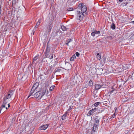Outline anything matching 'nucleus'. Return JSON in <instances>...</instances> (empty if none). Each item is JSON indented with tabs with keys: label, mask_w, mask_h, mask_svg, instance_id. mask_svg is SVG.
<instances>
[{
	"label": "nucleus",
	"mask_w": 134,
	"mask_h": 134,
	"mask_svg": "<svg viewBox=\"0 0 134 134\" xmlns=\"http://www.w3.org/2000/svg\"><path fill=\"white\" fill-rule=\"evenodd\" d=\"M48 125L47 124L46 125L41 126L40 127V130H45L48 127Z\"/></svg>",
	"instance_id": "nucleus-8"
},
{
	"label": "nucleus",
	"mask_w": 134,
	"mask_h": 134,
	"mask_svg": "<svg viewBox=\"0 0 134 134\" xmlns=\"http://www.w3.org/2000/svg\"><path fill=\"white\" fill-rule=\"evenodd\" d=\"M76 56L75 54H74L70 58V60L71 61H74L76 58Z\"/></svg>",
	"instance_id": "nucleus-15"
},
{
	"label": "nucleus",
	"mask_w": 134,
	"mask_h": 134,
	"mask_svg": "<svg viewBox=\"0 0 134 134\" xmlns=\"http://www.w3.org/2000/svg\"><path fill=\"white\" fill-rule=\"evenodd\" d=\"M71 40L70 39L66 41L68 42L69 43L71 42Z\"/></svg>",
	"instance_id": "nucleus-36"
},
{
	"label": "nucleus",
	"mask_w": 134,
	"mask_h": 134,
	"mask_svg": "<svg viewBox=\"0 0 134 134\" xmlns=\"http://www.w3.org/2000/svg\"><path fill=\"white\" fill-rule=\"evenodd\" d=\"M53 27V25L52 24L50 23L49 24L48 26V32H50L51 30V29Z\"/></svg>",
	"instance_id": "nucleus-12"
},
{
	"label": "nucleus",
	"mask_w": 134,
	"mask_h": 134,
	"mask_svg": "<svg viewBox=\"0 0 134 134\" xmlns=\"http://www.w3.org/2000/svg\"><path fill=\"white\" fill-rule=\"evenodd\" d=\"M115 114H114L112 116H111V118H113L115 117Z\"/></svg>",
	"instance_id": "nucleus-38"
},
{
	"label": "nucleus",
	"mask_w": 134,
	"mask_h": 134,
	"mask_svg": "<svg viewBox=\"0 0 134 134\" xmlns=\"http://www.w3.org/2000/svg\"><path fill=\"white\" fill-rule=\"evenodd\" d=\"M41 20L42 19L41 18H40L38 20V22L41 23Z\"/></svg>",
	"instance_id": "nucleus-37"
},
{
	"label": "nucleus",
	"mask_w": 134,
	"mask_h": 134,
	"mask_svg": "<svg viewBox=\"0 0 134 134\" xmlns=\"http://www.w3.org/2000/svg\"><path fill=\"white\" fill-rule=\"evenodd\" d=\"M98 108H95L93 109H92L91 110H90L88 111V114L90 115H92L96 111H98Z\"/></svg>",
	"instance_id": "nucleus-7"
},
{
	"label": "nucleus",
	"mask_w": 134,
	"mask_h": 134,
	"mask_svg": "<svg viewBox=\"0 0 134 134\" xmlns=\"http://www.w3.org/2000/svg\"><path fill=\"white\" fill-rule=\"evenodd\" d=\"M93 30V31L91 32V35L93 37H94L95 36L96 33H95V32L94 31V30Z\"/></svg>",
	"instance_id": "nucleus-24"
},
{
	"label": "nucleus",
	"mask_w": 134,
	"mask_h": 134,
	"mask_svg": "<svg viewBox=\"0 0 134 134\" xmlns=\"http://www.w3.org/2000/svg\"><path fill=\"white\" fill-rule=\"evenodd\" d=\"M111 29L113 30H114L115 29V24L114 23H112L111 25Z\"/></svg>",
	"instance_id": "nucleus-19"
},
{
	"label": "nucleus",
	"mask_w": 134,
	"mask_h": 134,
	"mask_svg": "<svg viewBox=\"0 0 134 134\" xmlns=\"http://www.w3.org/2000/svg\"><path fill=\"white\" fill-rule=\"evenodd\" d=\"M73 108V106L71 105L69 107L68 109L67 110L68 111H69L70 110L72 109Z\"/></svg>",
	"instance_id": "nucleus-30"
},
{
	"label": "nucleus",
	"mask_w": 134,
	"mask_h": 134,
	"mask_svg": "<svg viewBox=\"0 0 134 134\" xmlns=\"http://www.w3.org/2000/svg\"><path fill=\"white\" fill-rule=\"evenodd\" d=\"M109 118V119H111V118H111V117H110V116L109 117H108V118Z\"/></svg>",
	"instance_id": "nucleus-46"
},
{
	"label": "nucleus",
	"mask_w": 134,
	"mask_h": 134,
	"mask_svg": "<svg viewBox=\"0 0 134 134\" xmlns=\"http://www.w3.org/2000/svg\"><path fill=\"white\" fill-rule=\"evenodd\" d=\"M53 58V55L51 57V58H50V59H52Z\"/></svg>",
	"instance_id": "nucleus-48"
},
{
	"label": "nucleus",
	"mask_w": 134,
	"mask_h": 134,
	"mask_svg": "<svg viewBox=\"0 0 134 134\" xmlns=\"http://www.w3.org/2000/svg\"><path fill=\"white\" fill-rule=\"evenodd\" d=\"M97 97V95H96V94L94 95V98H96Z\"/></svg>",
	"instance_id": "nucleus-41"
},
{
	"label": "nucleus",
	"mask_w": 134,
	"mask_h": 134,
	"mask_svg": "<svg viewBox=\"0 0 134 134\" xmlns=\"http://www.w3.org/2000/svg\"><path fill=\"white\" fill-rule=\"evenodd\" d=\"M16 0H12V3L13 4H15L16 3Z\"/></svg>",
	"instance_id": "nucleus-34"
},
{
	"label": "nucleus",
	"mask_w": 134,
	"mask_h": 134,
	"mask_svg": "<svg viewBox=\"0 0 134 134\" xmlns=\"http://www.w3.org/2000/svg\"><path fill=\"white\" fill-rule=\"evenodd\" d=\"M118 111V109H117V108H116L115 110V113H114V114H115V113L116 112H117Z\"/></svg>",
	"instance_id": "nucleus-39"
},
{
	"label": "nucleus",
	"mask_w": 134,
	"mask_h": 134,
	"mask_svg": "<svg viewBox=\"0 0 134 134\" xmlns=\"http://www.w3.org/2000/svg\"><path fill=\"white\" fill-rule=\"evenodd\" d=\"M107 38L111 40L112 39V37L111 36H108Z\"/></svg>",
	"instance_id": "nucleus-35"
},
{
	"label": "nucleus",
	"mask_w": 134,
	"mask_h": 134,
	"mask_svg": "<svg viewBox=\"0 0 134 134\" xmlns=\"http://www.w3.org/2000/svg\"><path fill=\"white\" fill-rule=\"evenodd\" d=\"M3 102L1 107H0L2 108V109L3 108H5L6 107V104L8 101V99L4 97L3 98Z\"/></svg>",
	"instance_id": "nucleus-5"
},
{
	"label": "nucleus",
	"mask_w": 134,
	"mask_h": 134,
	"mask_svg": "<svg viewBox=\"0 0 134 134\" xmlns=\"http://www.w3.org/2000/svg\"><path fill=\"white\" fill-rule=\"evenodd\" d=\"M98 111H97L98 113H101L104 111V110L102 109H98Z\"/></svg>",
	"instance_id": "nucleus-25"
},
{
	"label": "nucleus",
	"mask_w": 134,
	"mask_h": 134,
	"mask_svg": "<svg viewBox=\"0 0 134 134\" xmlns=\"http://www.w3.org/2000/svg\"><path fill=\"white\" fill-rule=\"evenodd\" d=\"M96 118H94V121L96 124H99V120L98 119V116H96Z\"/></svg>",
	"instance_id": "nucleus-11"
},
{
	"label": "nucleus",
	"mask_w": 134,
	"mask_h": 134,
	"mask_svg": "<svg viewBox=\"0 0 134 134\" xmlns=\"http://www.w3.org/2000/svg\"><path fill=\"white\" fill-rule=\"evenodd\" d=\"M49 42L47 43V45L46 47V51L45 52V54H46L45 55L46 56H47V55L50 52V50L51 49V47L50 46H49L48 45Z\"/></svg>",
	"instance_id": "nucleus-6"
},
{
	"label": "nucleus",
	"mask_w": 134,
	"mask_h": 134,
	"mask_svg": "<svg viewBox=\"0 0 134 134\" xmlns=\"http://www.w3.org/2000/svg\"><path fill=\"white\" fill-rule=\"evenodd\" d=\"M7 94L8 95L6 96V97H4V98L8 100L12 96H11L10 94L8 92L7 93Z\"/></svg>",
	"instance_id": "nucleus-18"
},
{
	"label": "nucleus",
	"mask_w": 134,
	"mask_h": 134,
	"mask_svg": "<svg viewBox=\"0 0 134 134\" xmlns=\"http://www.w3.org/2000/svg\"><path fill=\"white\" fill-rule=\"evenodd\" d=\"M8 107H10V104H9V103H8Z\"/></svg>",
	"instance_id": "nucleus-44"
},
{
	"label": "nucleus",
	"mask_w": 134,
	"mask_h": 134,
	"mask_svg": "<svg viewBox=\"0 0 134 134\" xmlns=\"http://www.w3.org/2000/svg\"><path fill=\"white\" fill-rule=\"evenodd\" d=\"M96 57L97 58L98 60H100L101 59V56L100 54H99V53H98L96 55Z\"/></svg>",
	"instance_id": "nucleus-20"
},
{
	"label": "nucleus",
	"mask_w": 134,
	"mask_h": 134,
	"mask_svg": "<svg viewBox=\"0 0 134 134\" xmlns=\"http://www.w3.org/2000/svg\"><path fill=\"white\" fill-rule=\"evenodd\" d=\"M5 108H6V109H8V108H7V107H5Z\"/></svg>",
	"instance_id": "nucleus-49"
},
{
	"label": "nucleus",
	"mask_w": 134,
	"mask_h": 134,
	"mask_svg": "<svg viewBox=\"0 0 134 134\" xmlns=\"http://www.w3.org/2000/svg\"><path fill=\"white\" fill-rule=\"evenodd\" d=\"M102 87V86L98 84H96L95 87V89L97 90H98Z\"/></svg>",
	"instance_id": "nucleus-13"
},
{
	"label": "nucleus",
	"mask_w": 134,
	"mask_h": 134,
	"mask_svg": "<svg viewBox=\"0 0 134 134\" xmlns=\"http://www.w3.org/2000/svg\"><path fill=\"white\" fill-rule=\"evenodd\" d=\"M100 104V102H97L94 103V105L95 107H97Z\"/></svg>",
	"instance_id": "nucleus-23"
},
{
	"label": "nucleus",
	"mask_w": 134,
	"mask_h": 134,
	"mask_svg": "<svg viewBox=\"0 0 134 134\" xmlns=\"http://www.w3.org/2000/svg\"><path fill=\"white\" fill-rule=\"evenodd\" d=\"M36 89L35 88H33V87H32L30 92V94L28 97L27 98H29L31 96H33V95H32V94L34 92Z\"/></svg>",
	"instance_id": "nucleus-9"
},
{
	"label": "nucleus",
	"mask_w": 134,
	"mask_h": 134,
	"mask_svg": "<svg viewBox=\"0 0 134 134\" xmlns=\"http://www.w3.org/2000/svg\"><path fill=\"white\" fill-rule=\"evenodd\" d=\"M132 23L134 24V21L132 22Z\"/></svg>",
	"instance_id": "nucleus-47"
},
{
	"label": "nucleus",
	"mask_w": 134,
	"mask_h": 134,
	"mask_svg": "<svg viewBox=\"0 0 134 134\" xmlns=\"http://www.w3.org/2000/svg\"><path fill=\"white\" fill-rule=\"evenodd\" d=\"M123 1V0H119V1L121 2H122Z\"/></svg>",
	"instance_id": "nucleus-45"
},
{
	"label": "nucleus",
	"mask_w": 134,
	"mask_h": 134,
	"mask_svg": "<svg viewBox=\"0 0 134 134\" xmlns=\"http://www.w3.org/2000/svg\"><path fill=\"white\" fill-rule=\"evenodd\" d=\"M78 9H81L82 13L85 14V15L87 14L86 12L87 7L86 5L82 3H81L79 4L77 8Z\"/></svg>",
	"instance_id": "nucleus-1"
},
{
	"label": "nucleus",
	"mask_w": 134,
	"mask_h": 134,
	"mask_svg": "<svg viewBox=\"0 0 134 134\" xmlns=\"http://www.w3.org/2000/svg\"><path fill=\"white\" fill-rule=\"evenodd\" d=\"M72 82H71L70 83V85H71L70 86V87H69L70 86H69L68 87H70L71 88H72L74 86V85L72 84Z\"/></svg>",
	"instance_id": "nucleus-31"
},
{
	"label": "nucleus",
	"mask_w": 134,
	"mask_h": 134,
	"mask_svg": "<svg viewBox=\"0 0 134 134\" xmlns=\"http://www.w3.org/2000/svg\"><path fill=\"white\" fill-rule=\"evenodd\" d=\"M38 86L39 83L38 82H36L34 84L32 87L35 89H36L37 88Z\"/></svg>",
	"instance_id": "nucleus-16"
},
{
	"label": "nucleus",
	"mask_w": 134,
	"mask_h": 134,
	"mask_svg": "<svg viewBox=\"0 0 134 134\" xmlns=\"http://www.w3.org/2000/svg\"><path fill=\"white\" fill-rule=\"evenodd\" d=\"M40 23L38 22L36 23V25H37V26H38L40 25Z\"/></svg>",
	"instance_id": "nucleus-40"
},
{
	"label": "nucleus",
	"mask_w": 134,
	"mask_h": 134,
	"mask_svg": "<svg viewBox=\"0 0 134 134\" xmlns=\"http://www.w3.org/2000/svg\"><path fill=\"white\" fill-rule=\"evenodd\" d=\"M8 92L12 96L14 93V91L13 90H11L9 92Z\"/></svg>",
	"instance_id": "nucleus-22"
},
{
	"label": "nucleus",
	"mask_w": 134,
	"mask_h": 134,
	"mask_svg": "<svg viewBox=\"0 0 134 134\" xmlns=\"http://www.w3.org/2000/svg\"><path fill=\"white\" fill-rule=\"evenodd\" d=\"M73 10V8L72 7L69 8H68V9H67V10L68 11H71Z\"/></svg>",
	"instance_id": "nucleus-27"
},
{
	"label": "nucleus",
	"mask_w": 134,
	"mask_h": 134,
	"mask_svg": "<svg viewBox=\"0 0 134 134\" xmlns=\"http://www.w3.org/2000/svg\"><path fill=\"white\" fill-rule=\"evenodd\" d=\"M61 29L63 31H65L66 30V28L63 25H62L61 26Z\"/></svg>",
	"instance_id": "nucleus-21"
},
{
	"label": "nucleus",
	"mask_w": 134,
	"mask_h": 134,
	"mask_svg": "<svg viewBox=\"0 0 134 134\" xmlns=\"http://www.w3.org/2000/svg\"><path fill=\"white\" fill-rule=\"evenodd\" d=\"M38 26H37V25H36V26H35L34 27V29H35L37 28L38 27Z\"/></svg>",
	"instance_id": "nucleus-42"
},
{
	"label": "nucleus",
	"mask_w": 134,
	"mask_h": 134,
	"mask_svg": "<svg viewBox=\"0 0 134 134\" xmlns=\"http://www.w3.org/2000/svg\"><path fill=\"white\" fill-rule=\"evenodd\" d=\"M68 112L67 111L65 112V113L63 115L62 117V119L63 120H64L66 119V117L67 116Z\"/></svg>",
	"instance_id": "nucleus-14"
},
{
	"label": "nucleus",
	"mask_w": 134,
	"mask_h": 134,
	"mask_svg": "<svg viewBox=\"0 0 134 134\" xmlns=\"http://www.w3.org/2000/svg\"><path fill=\"white\" fill-rule=\"evenodd\" d=\"M93 85V83L92 81L91 80H90L89 81V84L88 85L90 86H91Z\"/></svg>",
	"instance_id": "nucleus-26"
},
{
	"label": "nucleus",
	"mask_w": 134,
	"mask_h": 134,
	"mask_svg": "<svg viewBox=\"0 0 134 134\" xmlns=\"http://www.w3.org/2000/svg\"><path fill=\"white\" fill-rule=\"evenodd\" d=\"M85 15L81 12L78 10L75 14V17L77 20L81 21L83 19L84 17L85 16Z\"/></svg>",
	"instance_id": "nucleus-2"
},
{
	"label": "nucleus",
	"mask_w": 134,
	"mask_h": 134,
	"mask_svg": "<svg viewBox=\"0 0 134 134\" xmlns=\"http://www.w3.org/2000/svg\"><path fill=\"white\" fill-rule=\"evenodd\" d=\"M38 55H37L35 56L33 58L32 63H33L35 62L38 59Z\"/></svg>",
	"instance_id": "nucleus-17"
},
{
	"label": "nucleus",
	"mask_w": 134,
	"mask_h": 134,
	"mask_svg": "<svg viewBox=\"0 0 134 134\" xmlns=\"http://www.w3.org/2000/svg\"><path fill=\"white\" fill-rule=\"evenodd\" d=\"M75 54L76 56L77 57H79L80 55V53L77 52Z\"/></svg>",
	"instance_id": "nucleus-33"
},
{
	"label": "nucleus",
	"mask_w": 134,
	"mask_h": 134,
	"mask_svg": "<svg viewBox=\"0 0 134 134\" xmlns=\"http://www.w3.org/2000/svg\"><path fill=\"white\" fill-rule=\"evenodd\" d=\"M96 34H100V32L99 31H97L95 30H94Z\"/></svg>",
	"instance_id": "nucleus-29"
},
{
	"label": "nucleus",
	"mask_w": 134,
	"mask_h": 134,
	"mask_svg": "<svg viewBox=\"0 0 134 134\" xmlns=\"http://www.w3.org/2000/svg\"><path fill=\"white\" fill-rule=\"evenodd\" d=\"M55 87V86L54 85H53V86H51L49 88V91H52L53 90L54 88V87Z\"/></svg>",
	"instance_id": "nucleus-28"
},
{
	"label": "nucleus",
	"mask_w": 134,
	"mask_h": 134,
	"mask_svg": "<svg viewBox=\"0 0 134 134\" xmlns=\"http://www.w3.org/2000/svg\"><path fill=\"white\" fill-rule=\"evenodd\" d=\"M45 93L44 92L42 93L41 91H39L36 92L34 95V96L36 98L41 99L45 95Z\"/></svg>",
	"instance_id": "nucleus-3"
},
{
	"label": "nucleus",
	"mask_w": 134,
	"mask_h": 134,
	"mask_svg": "<svg viewBox=\"0 0 134 134\" xmlns=\"http://www.w3.org/2000/svg\"><path fill=\"white\" fill-rule=\"evenodd\" d=\"M99 124H96L94 123L93 124V131L95 132L96 131L97 129Z\"/></svg>",
	"instance_id": "nucleus-10"
},
{
	"label": "nucleus",
	"mask_w": 134,
	"mask_h": 134,
	"mask_svg": "<svg viewBox=\"0 0 134 134\" xmlns=\"http://www.w3.org/2000/svg\"><path fill=\"white\" fill-rule=\"evenodd\" d=\"M69 43L68 42H66V43H65L68 46H69Z\"/></svg>",
	"instance_id": "nucleus-43"
},
{
	"label": "nucleus",
	"mask_w": 134,
	"mask_h": 134,
	"mask_svg": "<svg viewBox=\"0 0 134 134\" xmlns=\"http://www.w3.org/2000/svg\"><path fill=\"white\" fill-rule=\"evenodd\" d=\"M109 92L110 94L112 93L116 94L117 92V88L114 86H112L109 90Z\"/></svg>",
	"instance_id": "nucleus-4"
},
{
	"label": "nucleus",
	"mask_w": 134,
	"mask_h": 134,
	"mask_svg": "<svg viewBox=\"0 0 134 134\" xmlns=\"http://www.w3.org/2000/svg\"><path fill=\"white\" fill-rule=\"evenodd\" d=\"M61 70V69L58 68L55 71V72H60Z\"/></svg>",
	"instance_id": "nucleus-32"
}]
</instances>
